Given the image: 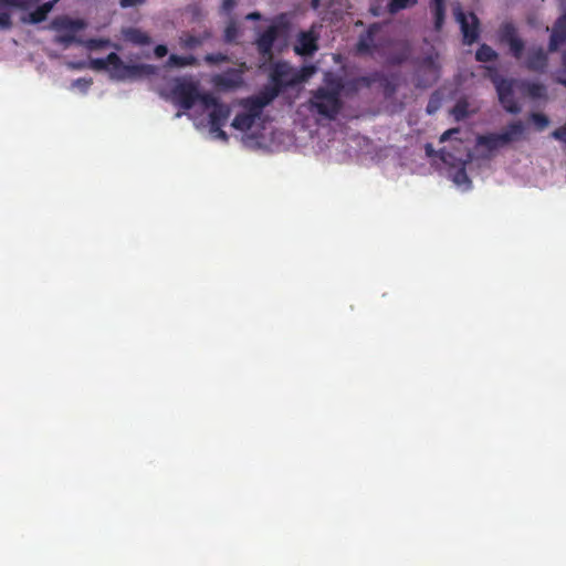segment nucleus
Returning a JSON list of instances; mask_svg holds the SVG:
<instances>
[{"label": "nucleus", "instance_id": "1", "mask_svg": "<svg viewBox=\"0 0 566 566\" xmlns=\"http://www.w3.org/2000/svg\"><path fill=\"white\" fill-rule=\"evenodd\" d=\"M275 97L276 92L271 91L268 98L262 95L248 98L232 109L212 94L201 93L199 82L191 77L176 78L171 87V101L180 108L189 111L187 116L207 139L227 143L229 136L223 127L233 114L231 128L242 144L252 149L266 146L263 109Z\"/></svg>", "mask_w": 566, "mask_h": 566}, {"label": "nucleus", "instance_id": "2", "mask_svg": "<svg viewBox=\"0 0 566 566\" xmlns=\"http://www.w3.org/2000/svg\"><path fill=\"white\" fill-rule=\"evenodd\" d=\"M343 84L337 78L327 77L324 85L312 92L307 108L313 115L333 119L342 108Z\"/></svg>", "mask_w": 566, "mask_h": 566}, {"label": "nucleus", "instance_id": "3", "mask_svg": "<svg viewBox=\"0 0 566 566\" xmlns=\"http://www.w3.org/2000/svg\"><path fill=\"white\" fill-rule=\"evenodd\" d=\"M315 66H307L297 71L286 62H276L270 69V84L260 95L268 98L269 93L275 91L277 96L283 87L306 81L315 73Z\"/></svg>", "mask_w": 566, "mask_h": 566}, {"label": "nucleus", "instance_id": "4", "mask_svg": "<svg viewBox=\"0 0 566 566\" xmlns=\"http://www.w3.org/2000/svg\"><path fill=\"white\" fill-rule=\"evenodd\" d=\"M454 150L457 155L449 150L441 149L440 158L446 165L450 166L449 175L457 188L461 191H467L471 188V180L467 175L465 166L471 161V155L468 149L463 147L462 143H458V145L454 146Z\"/></svg>", "mask_w": 566, "mask_h": 566}, {"label": "nucleus", "instance_id": "5", "mask_svg": "<svg viewBox=\"0 0 566 566\" xmlns=\"http://www.w3.org/2000/svg\"><path fill=\"white\" fill-rule=\"evenodd\" d=\"M109 67L108 75L115 81H128L135 80L144 75H153L156 72V67L150 64H129L123 62V60L114 52L108 54Z\"/></svg>", "mask_w": 566, "mask_h": 566}, {"label": "nucleus", "instance_id": "6", "mask_svg": "<svg viewBox=\"0 0 566 566\" xmlns=\"http://www.w3.org/2000/svg\"><path fill=\"white\" fill-rule=\"evenodd\" d=\"M492 82L495 86L499 101L504 109L511 114H517L521 112L520 104L515 101L513 94L514 85L518 86L520 81L504 78L499 75L492 76Z\"/></svg>", "mask_w": 566, "mask_h": 566}, {"label": "nucleus", "instance_id": "7", "mask_svg": "<svg viewBox=\"0 0 566 566\" xmlns=\"http://www.w3.org/2000/svg\"><path fill=\"white\" fill-rule=\"evenodd\" d=\"M453 14L460 24L465 44L474 43L479 38V20L473 13L465 14L460 4L453 7Z\"/></svg>", "mask_w": 566, "mask_h": 566}, {"label": "nucleus", "instance_id": "8", "mask_svg": "<svg viewBox=\"0 0 566 566\" xmlns=\"http://www.w3.org/2000/svg\"><path fill=\"white\" fill-rule=\"evenodd\" d=\"M242 74V69H229L223 73L214 75L211 82L219 91H234L243 84Z\"/></svg>", "mask_w": 566, "mask_h": 566}, {"label": "nucleus", "instance_id": "9", "mask_svg": "<svg viewBox=\"0 0 566 566\" xmlns=\"http://www.w3.org/2000/svg\"><path fill=\"white\" fill-rule=\"evenodd\" d=\"M523 65L533 72L544 73L547 66V54L539 45H531L523 53Z\"/></svg>", "mask_w": 566, "mask_h": 566}, {"label": "nucleus", "instance_id": "10", "mask_svg": "<svg viewBox=\"0 0 566 566\" xmlns=\"http://www.w3.org/2000/svg\"><path fill=\"white\" fill-rule=\"evenodd\" d=\"M276 35V27H270L256 39L258 51L262 59L261 67H265V65L272 60V46Z\"/></svg>", "mask_w": 566, "mask_h": 566}, {"label": "nucleus", "instance_id": "11", "mask_svg": "<svg viewBox=\"0 0 566 566\" xmlns=\"http://www.w3.org/2000/svg\"><path fill=\"white\" fill-rule=\"evenodd\" d=\"M501 40L510 46L511 53L515 59L521 60L523 56L524 44L517 36L513 25L504 24L501 29Z\"/></svg>", "mask_w": 566, "mask_h": 566}, {"label": "nucleus", "instance_id": "12", "mask_svg": "<svg viewBox=\"0 0 566 566\" xmlns=\"http://www.w3.org/2000/svg\"><path fill=\"white\" fill-rule=\"evenodd\" d=\"M317 34L314 29L302 32L297 36L294 50L298 55H312L317 51Z\"/></svg>", "mask_w": 566, "mask_h": 566}, {"label": "nucleus", "instance_id": "13", "mask_svg": "<svg viewBox=\"0 0 566 566\" xmlns=\"http://www.w3.org/2000/svg\"><path fill=\"white\" fill-rule=\"evenodd\" d=\"M52 28L57 32L77 33L85 28V22L80 19L59 17L52 21Z\"/></svg>", "mask_w": 566, "mask_h": 566}, {"label": "nucleus", "instance_id": "14", "mask_svg": "<svg viewBox=\"0 0 566 566\" xmlns=\"http://www.w3.org/2000/svg\"><path fill=\"white\" fill-rule=\"evenodd\" d=\"M566 41V14L556 22L549 41V51H556Z\"/></svg>", "mask_w": 566, "mask_h": 566}, {"label": "nucleus", "instance_id": "15", "mask_svg": "<svg viewBox=\"0 0 566 566\" xmlns=\"http://www.w3.org/2000/svg\"><path fill=\"white\" fill-rule=\"evenodd\" d=\"M525 132V125L521 122H513L507 125L500 134L505 145L518 140Z\"/></svg>", "mask_w": 566, "mask_h": 566}, {"label": "nucleus", "instance_id": "16", "mask_svg": "<svg viewBox=\"0 0 566 566\" xmlns=\"http://www.w3.org/2000/svg\"><path fill=\"white\" fill-rule=\"evenodd\" d=\"M439 69V54L437 52H431L423 57L421 70L428 74V81H434L438 77Z\"/></svg>", "mask_w": 566, "mask_h": 566}, {"label": "nucleus", "instance_id": "17", "mask_svg": "<svg viewBox=\"0 0 566 566\" xmlns=\"http://www.w3.org/2000/svg\"><path fill=\"white\" fill-rule=\"evenodd\" d=\"M57 1L59 0H52L43 3L35 11L30 12L27 18H23V21L32 24L44 21Z\"/></svg>", "mask_w": 566, "mask_h": 566}, {"label": "nucleus", "instance_id": "18", "mask_svg": "<svg viewBox=\"0 0 566 566\" xmlns=\"http://www.w3.org/2000/svg\"><path fill=\"white\" fill-rule=\"evenodd\" d=\"M518 87L532 98H542L546 95V87L539 82L520 81Z\"/></svg>", "mask_w": 566, "mask_h": 566}, {"label": "nucleus", "instance_id": "19", "mask_svg": "<svg viewBox=\"0 0 566 566\" xmlns=\"http://www.w3.org/2000/svg\"><path fill=\"white\" fill-rule=\"evenodd\" d=\"M478 145L485 147L489 151H493L506 146L505 143L502 140V136L500 133L479 136Z\"/></svg>", "mask_w": 566, "mask_h": 566}, {"label": "nucleus", "instance_id": "20", "mask_svg": "<svg viewBox=\"0 0 566 566\" xmlns=\"http://www.w3.org/2000/svg\"><path fill=\"white\" fill-rule=\"evenodd\" d=\"M123 35L127 41L138 45H148L151 42L147 33L136 28L124 29Z\"/></svg>", "mask_w": 566, "mask_h": 566}, {"label": "nucleus", "instance_id": "21", "mask_svg": "<svg viewBox=\"0 0 566 566\" xmlns=\"http://www.w3.org/2000/svg\"><path fill=\"white\" fill-rule=\"evenodd\" d=\"M430 8L433 14L434 30L439 32L444 22L446 0H432Z\"/></svg>", "mask_w": 566, "mask_h": 566}, {"label": "nucleus", "instance_id": "22", "mask_svg": "<svg viewBox=\"0 0 566 566\" xmlns=\"http://www.w3.org/2000/svg\"><path fill=\"white\" fill-rule=\"evenodd\" d=\"M379 29V24H373L369 27L366 34L360 36L357 43V50L360 53H366L370 51L371 46L374 45V35L378 32Z\"/></svg>", "mask_w": 566, "mask_h": 566}, {"label": "nucleus", "instance_id": "23", "mask_svg": "<svg viewBox=\"0 0 566 566\" xmlns=\"http://www.w3.org/2000/svg\"><path fill=\"white\" fill-rule=\"evenodd\" d=\"M195 64H197V59L192 55L179 56L176 54H171L167 61L168 67H184Z\"/></svg>", "mask_w": 566, "mask_h": 566}, {"label": "nucleus", "instance_id": "24", "mask_svg": "<svg viewBox=\"0 0 566 566\" xmlns=\"http://www.w3.org/2000/svg\"><path fill=\"white\" fill-rule=\"evenodd\" d=\"M418 0H390L387 4V10L390 14L415 7Z\"/></svg>", "mask_w": 566, "mask_h": 566}, {"label": "nucleus", "instance_id": "25", "mask_svg": "<svg viewBox=\"0 0 566 566\" xmlns=\"http://www.w3.org/2000/svg\"><path fill=\"white\" fill-rule=\"evenodd\" d=\"M10 4L6 0H0V29H9L11 27Z\"/></svg>", "mask_w": 566, "mask_h": 566}, {"label": "nucleus", "instance_id": "26", "mask_svg": "<svg viewBox=\"0 0 566 566\" xmlns=\"http://www.w3.org/2000/svg\"><path fill=\"white\" fill-rule=\"evenodd\" d=\"M179 43L184 49H196L203 43V38L191 34H182L179 38Z\"/></svg>", "mask_w": 566, "mask_h": 566}, {"label": "nucleus", "instance_id": "27", "mask_svg": "<svg viewBox=\"0 0 566 566\" xmlns=\"http://www.w3.org/2000/svg\"><path fill=\"white\" fill-rule=\"evenodd\" d=\"M475 57L480 62H489L495 60L497 53L491 46L483 44L478 49Z\"/></svg>", "mask_w": 566, "mask_h": 566}, {"label": "nucleus", "instance_id": "28", "mask_svg": "<svg viewBox=\"0 0 566 566\" xmlns=\"http://www.w3.org/2000/svg\"><path fill=\"white\" fill-rule=\"evenodd\" d=\"M82 45H84L88 50H98L105 46H114L115 49H118V45L113 44L108 39H90L86 41L81 42Z\"/></svg>", "mask_w": 566, "mask_h": 566}, {"label": "nucleus", "instance_id": "29", "mask_svg": "<svg viewBox=\"0 0 566 566\" xmlns=\"http://www.w3.org/2000/svg\"><path fill=\"white\" fill-rule=\"evenodd\" d=\"M54 42L63 45L66 49L75 42L81 44L82 40L76 38V33L59 32V34L54 38Z\"/></svg>", "mask_w": 566, "mask_h": 566}, {"label": "nucleus", "instance_id": "30", "mask_svg": "<svg viewBox=\"0 0 566 566\" xmlns=\"http://www.w3.org/2000/svg\"><path fill=\"white\" fill-rule=\"evenodd\" d=\"M92 83V78L81 77L72 82L71 88L76 90L82 94H86Z\"/></svg>", "mask_w": 566, "mask_h": 566}, {"label": "nucleus", "instance_id": "31", "mask_svg": "<svg viewBox=\"0 0 566 566\" xmlns=\"http://www.w3.org/2000/svg\"><path fill=\"white\" fill-rule=\"evenodd\" d=\"M109 63L108 55L105 59H91L88 67L94 71H106L108 73Z\"/></svg>", "mask_w": 566, "mask_h": 566}, {"label": "nucleus", "instance_id": "32", "mask_svg": "<svg viewBox=\"0 0 566 566\" xmlns=\"http://www.w3.org/2000/svg\"><path fill=\"white\" fill-rule=\"evenodd\" d=\"M452 114L457 120L465 118L469 115L468 103L465 101L458 102L452 109Z\"/></svg>", "mask_w": 566, "mask_h": 566}, {"label": "nucleus", "instance_id": "33", "mask_svg": "<svg viewBox=\"0 0 566 566\" xmlns=\"http://www.w3.org/2000/svg\"><path fill=\"white\" fill-rule=\"evenodd\" d=\"M9 2L11 8H18V9H30L38 4L41 0H6Z\"/></svg>", "mask_w": 566, "mask_h": 566}, {"label": "nucleus", "instance_id": "34", "mask_svg": "<svg viewBox=\"0 0 566 566\" xmlns=\"http://www.w3.org/2000/svg\"><path fill=\"white\" fill-rule=\"evenodd\" d=\"M531 118L538 130L545 129L549 124L547 116H545L544 114H541V113H533L531 115Z\"/></svg>", "mask_w": 566, "mask_h": 566}, {"label": "nucleus", "instance_id": "35", "mask_svg": "<svg viewBox=\"0 0 566 566\" xmlns=\"http://www.w3.org/2000/svg\"><path fill=\"white\" fill-rule=\"evenodd\" d=\"M205 61L210 64H217L227 61V56L222 53L207 54Z\"/></svg>", "mask_w": 566, "mask_h": 566}, {"label": "nucleus", "instance_id": "36", "mask_svg": "<svg viewBox=\"0 0 566 566\" xmlns=\"http://www.w3.org/2000/svg\"><path fill=\"white\" fill-rule=\"evenodd\" d=\"M552 137L566 144V124L552 133Z\"/></svg>", "mask_w": 566, "mask_h": 566}, {"label": "nucleus", "instance_id": "37", "mask_svg": "<svg viewBox=\"0 0 566 566\" xmlns=\"http://www.w3.org/2000/svg\"><path fill=\"white\" fill-rule=\"evenodd\" d=\"M237 38V27L234 24H229L226 29V40L231 42Z\"/></svg>", "mask_w": 566, "mask_h": 566}, {"label": "nucleus", "instance_id": "38", "mask_svg": "<svg viewBox=\"0 0 566 566\" xmlns=\"http://www.w3.org/2000/svg\"><path fill=\"white\" fill-rule=\"evenodd\" d=\"M146 0H120L119 4L122 8H132L145 3Z\"/></svg>", "mask_w": 566, "mask_h": 566}, {"label": "nucleus", "instance_id": "39", "mask_svg": "<svg viewBox=\"0 0 566 566\" xmlns=\"http://www.w3.org/2000/svg\"><path fill=\"white\" fill-rule=\"evenodd\" d=\"M459 132H460V130H459L458 128H451V129H449V130L444 132V133L441 135V137H440V142H441V143H443V142H446V140L450 139L452 136H454V135L459 134Z\"/></svg>", "mask_w": 566, "mask_h": 566}, {"label": "nucleus", "instance_id": "40", "mask_svg": "<svg viewBox=\"0 0 566 566\" xmlns=\"http://www.w3.org/2000/svg\"><path fill=\"white\" fill-rule=\"evenodd\" d=\"M168 50L166 45L159 44L155 48V54L157 57H164L167 54Z\"/></svg>", "mask_w": 566, "mask_h": 566}, {"label": "nucleus", "instance_id": "41", "mask_svg": "<svg viewBox=\"0 0 566 566\" xmlns=\"http://www.w3.org/2000/svg\"><path fill=\"white\" fill-rule=\"evenodd\" d=\"M67 67L73 69V70H82V69L86 67V63L85 62H69Z\"/></svg>", "mask_w": 566, "mask_h": 566}, {"label": "nucleus", "instance_id": "42", "mask_svg": "<svg viewBox=\"0 0 566 566\" xmlns=\"http://www.w3.org/2000/svg\"><path fill=\"white\" fill-rule=\"evenodd\" d=\"M235 6V0H224L223 1V9L229 11Z\"/></svg>", "mask_w": 566, "mask_h": 566}, {"label": "nucleus", "instance_id": "43", "mask_svg": "<svg viewBox=\"0 0 566 566\" xmlns=\"http://www.w3.org/2000/svg\"><path fill=\"white\" fill-rule=\"evenodd\" d=\"M261 18V14L259 12H252L247 15L248 20H259Z\"/></svg>", "mask_w": 566, "mask_h": 566}, {"label": "nucleus", "instance_id": "44", "mask_svg": "<svg viewBox=\"0 0 566 566\" xmlns=\"http://www.w3.org/2000/svg\"><path fill=\"white\" fill-rule=\"evenodd\" d=\"M426 153L429 157L433 156L434 149L430 144L426 145Z\"/></svg>", "mask_w": 566, "mask_h": 566}, {"label": "nucleus", "instance_id": "45", "mask_svg": "<svg viewBox=\"0 0 566 566\" xmlns=\"http://www.w3.org/2000/svg\"><path fill=\"white\" fill-rule=\"evenodd\" d=\"M434 109H436V107H434V106H432V104H431V103H430V104L428 105V107H427V111H428V113H430V114H431V113H433V112H434Z\"/></svg>", "mask_w": 566, "mask_h": 566}, {"label": "nucleus", "instance_id": "46", "mask_svg": "<svg viewBox=\"0 0 566 566\" xmlns=\"http://www.w3.org/2000/svg\"><path fill=\"white\" fill-rule=\"evenodd\" d=\"M371 12L374 13V15H378V9L371 8Z\"/></svg>", "mask_w": 566, "mask_h": 566}, {"label": "nucleus", "instance_id": "47", "mask_svg": "<svg viewBox=\"0 0 566 566\" xmlns=\"http://www.w3.org/2000/svg\"><path fill=\"white\" fill-rule=\"evenodd\" d=\"M318 0H312L313 6L315 7Z\"/></svg>", "mask_w": 566, "mask_h": 566}, {"label": "nucleus", "instance_id": "48", "mask_svg": "<svg viewBox=\"0 0 566 566\" xmlns=\"http://www.w3.org/2000/svg\"><path fill=\"white\" fill-rule=\"evenodd\" d=\"M181 115H182V113H177L176 117H180Z\"/></svg>", "mask_w": 566, "mask_h": 566}, {"label": "nucleus", "instance_id": "49", "mask_svg": "<svg viewBox=\"0 0 566 566\" xmlns=\"http://www.w3.org/2000/svg\"><path fill=\"white\" fill-rule=\"evenodd\" d=\"M562 83H564L566 85V82L565 81H560Z\"/></svg>", "mask_w": 566, "mask_h": 566}]
</instances>
